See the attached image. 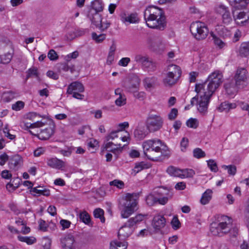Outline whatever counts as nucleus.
<instances>
[{
  "instance_id": "f257e3e1",
  "label": "nucleus",
  "mask_w": 249,
  "mask_h": 249,
  "mask_svg": "<svg viewBox=\"0 0 249 249\" xmlns=\"http://www.w3.org/2000/svg\"><path fill=\"white\" fill-rule=\"evenodd\" d=\"M223 82L222 72L216 71L208 76L205 82L196 84L195 91L199 95L196 105L197 110L201 115H205L207 113L210 99Z\"/></svg>"
},
{
  "instance_id": "f03ea898",
  "label": "nucleus",
  "mask_w": 249,
  "mask_h": 249,
  "mask_svg": "<svg viewBox=\"0 0 249 249\" xmlns=\"http://www.w3.org/2000/svg\"><path fill=\"white\" fill-rule=\"evenodd\" d=\"M144 18L146 25L150 28L161 31L165 28V17L160 8L155 6L148 7L144 12Z\"/></svg>"
},
{
  "instance_id": "7ed1b4c3",
  "label": "nucleus",
  "mask_w": 249,
  "mask_h": 249,
  "mask_svg": "<svg viewBox=\"0 0 249 249\" xmlns=\"http://www.w3.org/2000/svg\"><path fill=\"white\" fill-rule=\"evenodd\" d=\"M218 223L212 224L210 231L214 236L221 237L229 233L231 237H235L238 233V228L232 224V219L226 215L219 217Z\"/></svg>"
},
{
  "instance_id": "20e7f679",
  "label": "nucleus",
  "mask_w": 249,
  "mask_h": 249,
  "mask_svg": "<svg viewBox=\"0 0 249 249\" xmlns=\"http://www.w3.org/2000/svg\"><path fill=\"white\" fill-rule=\"evenodd\" d=\"M138 198L139 195L136 193H127L125 195L123 198L124 202L122 204L123 208L121 212L122 218H128L138 210Z\"/></svg>"
},
{
  "instance_id": "39448f33",
  "label": "nucleus",
  "mask_w": 249,
  "mask_h": 249,
  "mask_svg": "<svg viewBox=\"0 0 249 249\" xmlns=\"http://www.w3.org/2000/svg\"><path fill=\"white\" fill-rule=\"evenodd\" d=\"M190 30L194 37L198 40L205 39L209 33L206 24L199 21L192 23Z\"/></svg>"
},
{
  "instance_id": "423d86ee",
  "label": "nucleus",
  "mask_w": 249,
  "mask_h": 249,
  "mask_svg": "<svg viewBox=\"0 0 249 249\" xmlns=\"http://www.w3.org/2000/svg\"><path fill=\"white\" fill-rule=\"evenodd\" d=\"M181 75L180 68L176 65H170L167 68V73L166 77L163 79L165 84L172 86L176 84Z\"/></svg>"
},
{
  "instance_id": "0eeeda50",
  "label": "nucleus",
  "mask_w": 249,
  "mask_h": 249,
  "mask_svg": "<svg viewBox=\"0 0 249 249\" xmlns=\"http://www.w3.org/2000/svg\"><path fill=\"white\" fill-rule=\"evenodd\" d=\"M145 124L150 133H153L160 130L163 124V119L159 115H149L146 118Z\"/></svg>"
},
{
  "instance_id": "6e6552de",
  "label": "nucleus",
  "mask_w": 249,
  "mask_h": 249,
  "mask_svg": "<svg viewBox=\"0 0 249 249\" xmlns=\"http://www.w3.org/2000/svg\"><path fill=\"white\" fill-rule=\"evenodd\" d=\"M150 133L146 125L142 122H139L137 126L134 131V136L138 141H141Z\"/></svg>"
},
{
  "instance_id": "1a4fd4ad",
  "label": "nucleus",
  "mask_w": 249,
  "mask_h": 249,
  "mask_svg": "<svg viewBox=\"0 0 249 249\" xmlns=\"http://www.w3.org/2000/svg\"><path fill=\"white\" fill-rule=\"evenodd\" d=\"M162 142L160 140H149L142 143L143 150L147 151L149 149L156 151L164 150L161 148Z\"/></svg>"
},
{
  "instance_id": "9d476101",
  "label": "nucleus",
  "mask_w": 249,
  "mask_h": 249,
  "mask_svg": "<svg viewBox=\"0 0 249 249\" xmlns=\"http://www.w3.org/2000/svg\"><path fill=\"white\" fill-rule=\"evenodd\" d=\"M91 21L101 32L106 30L110 25V22L107 20L102 21L101 17L99 14H95L93 15Z\"/></svg>"
},
{
  "instance_id": "9b49d317",
  "label": "nucleus",
  "mask_w": 249,
  "mask_h": 249,
  "mask_svg": "<svg viewBox=\"0 0 249 249\" xmlns=\"http://www.w3.org/2000/svg\"><path fill=\"white\" fill-rule=\"evenodd\" d=\"M232 7L233 17H235V12L236 10H242L246 8L249 0H228Z\"/></svg>"
},
{
  "instance_id": "f8f14e48",
  "label": "nucleus",
  "mask_w": 249,
  "mask_h": 249,
  "mask_svg": "<svg viewBox=\"0 0 249 249\" xmlns=\"http://www.w3.org/2000/svg\"><path fill=\"white\" fill-rule=\"evenodd\" d=\"M247 71L244 68L237 69L234 76V81L237 86H241L247 79Z\"/></svg>"
},
{
  "instance_id": "ddd939ff",
  "label": "nucleus",
  "mask_w": 249,
  "mask_h": 249,
  "mask_svg": "<svg viewBox=\"0 0 249 249\" xmlns=\"http://www.w3.org/2000/svg\"><path fill=\"white\" fill-rule=\"evenodd\" d=\"M55 126L54 124L50 125L48 127L41 130L40 132L36 136L41 140H48L54 132Z\"/></svg>"
},
{
  "instance_id": "4468645a",
  "label": "nucleus",
  "mask_w": 249,
  "mask_h": 249,
  "mask_svg": "<svg viewBox=\"0 0 249 249\" xmlns=\"http://www.w3.org/2000/svg\"><path fill=\"white\" fill-rule=\"evenodd\" d=\"M22 163V157L19 155H15L10 158L8 165L10 169L17 171L21 166Z\"/></svg>"
},
{
  "instance_id": "2eb2a0df",
  "label": "nucleus",
  "mask_w": 249,
  "mask_h": 249,
  "mask_svg": "<svg viewBox=\"0 0 249 249\" xmlns=\"http://www.w3.org/2000/svg\"><path fill=\"white\" fill-rule=\"evenodd\" d=\"M120 19L124 23H136L139 22V18L136 13H131L130 15L122 13L120 15Z\"/></svg>"
},
{
  "instance_id": "dca6fc26",
  "label": "nucleus",
  "mask_w": 249,
  "mask_h": 249,
  "mask_svg": "<svg viewBox=\"0 0 249 249\" xmlns=\"http://www.w3.org/2000/svg\"><path fill=\"white\" fill-rule=\"evenodd\" d=\"M74 238L72 235H68L61 239L62 249H74Z\"/></svg>"
},
{
  "instance_id": "f3484780",
  "label": "nucleus",
  "mask_w": 249,
  "mask_h": 249,
  "mask_svg": "<svg viewBox=\"0 0 249 249\" xmlns=\"http://www.w3.org/2000/svg\"><path fill=\"white\" fill-rule=\"evenodd\" d=\"M146 215L142 214H138L135 217L129 218L125 224L134 231L137 227V225L142 221Z\"/></svg>"
},
{
  "instance_id": "a211bd4d",
  "label": "nucleus",
  "mask_w": 249,
  "mask_h": 249,
  "mask_svg": "<svg viewBox=\"0 0 249 249\" xmlns=\"http://www.w3.org/2000/svg\"><path fill=\"white\" fill-rule=\"evenodd\" d=\"M134 231L125 224L120 228L118 231V236L120 240H124L128 237Z\"/></svg>"
},
{
  "instance_id": "6ab92c4d",
  "label": "nucleus",
  "mask_w": 249,
  "mask_h": 249,
  "mask_svg": "<svg viewBox=\"0 0 249 249\" xmlns=\"http://www.w3.org/2000/svg\"><path fill=\"white\" fill-rule=\"evenodd\" d=\"M47 164L49 166L56 169H61L65 167V162L56 158L47 159Z\"/></svg>"
},
{
  "instance_id": "aec40b11",
  "label": "nucleus",
  "mask_w": 249,
  "mask_h": 249,
  "mask_svg": "<svg viewBox=\"0 0 249 249\" xmlns=\"http://www.w3.org/2000/svg\"><path fill=\"white\" fill-rule=\"evenodd\" d=\"M144 155L149 160H158L162 156V151H156L148 149L147 151L143 150Z\"/></svg>"
},
{
  "instance_id": "412c9836",
  "label": "nucleus",
  "mask_w": 249,
  "mask_h": 249,
  "mask_svg": "<svg viewBox=\"0 0 249 249\" xmlns=\"http://www.w3.org/2000/svg\"><path fill=\"white\" fill-rule=\"evenodd\" d=\"M166 223L165 218L163 216L158 215L154 217L153 219V226L154 229L160 230L163 228Z\"/></svg>"
},
{
  "instance_id": "4be33fe9",
  "label": "nucleus",
  "mask_w": 249,
  "mask_h": 249,
  "mask_svg": "<svg viewBox=\"0 0 249 249\" xmlns=\"http://www.w3.org/2000/svg\"><path fill=\"white\" fill-rule=\"evenodd\" d=\"M19 96L20 93L17 90H10L3 93L2 99L4 101L9 102Z\"/></svg>"
},
{
  "instance_id": "5701e85b",
  "label": "nucleus",
  "mask_w": 249,
  "mask_h": 249,
  "mask_svg": "<svg viewBox=\"0 0 249 249\" xmlns=\"http://www.w3.org/2000/svg\"><path fill=\"white\" fill-rule=\"evenodd\" d=\"M128 243L126 242H120L114 240L110 243V249H126Z\"/></svg>"
},
{
  "instance_id": "b1692460",
  "label": "nucleus",
  "mask_w": 249,
  "mask_h": 249,
  "mask_svg": "<svg viewBox=\"0 0 249 249\" xmlns=\"http://www.w3.org/2000/svg\"><path fill=\"white\" fill-rule=\"evenodd\" d=\"M237 105L235 103H231L228 102H224L221 104L218 107V109L220 111L228 112L230 109L235 108Z\"/></svg>"
},
{
  "instance_id": "393cba45",
  "label": "nucleus",
  "mask_w": 249,
  "mask_h": 249,
  "mask_svg": "<svg viewBox=\"0 0 249 249\" xmlns=\"http://www.w3.org/2000/svg\"><path fill=\"white\" fill-rule=\"evenodd\" d=\"M213 192L210 189H207L202 195L200 202L203 205L208 204L212 198Z\"/></svg>"
},
{
  "instance_id": "a878e982",
  "label": "nucleus",
  "mask_w": 249,
  "mask_h": 249,
  "mask_svg": "<svg viewBox=\"0 0 249 249\" xmlns=\"http://www.w3.org/2000/svg\"><path fill=\"white\" fill-rule=\"evenodd\" d=\"M240 55L242 57L249 55V42L242 43L239 48Z\"/></svg>"
},
{
  "instance_id": "bb28decb",
  "label": "nucleus",
  "mask_w": 249,
  "mask_h": 249,
  "mask_svg": "<svg viewBox=\"0 0 249 249\" xmlns=\"http://www.w3.org/2000/svg\"><path fill=\"white\" fill-rule=\"evenodd\" d=\"M239 86H237L236 83L233 82H227L225 84L224 87L228 94H233L237 90V87Z\"/></svg>"
},
{
  "instance_id": "cd10ccee",
  "label": "nucleus",
  "mask_w": 249,
  "mask_h": 249,
  "mask_svg": "<svg viewBox=\"0 0 249 249\" xmlns=\"http://www.w3.org/2000/svg\"><path fill=\"white\" fill-rule=\"evenodd\" d=\"M92 7L95 11V14L103 10L104 3L102 0H94L92 2Z\"/></svg>"
},
{
  "instance_id": "c85d7f7f",
  "label": "nucleus",
  "mask_w": 249,
  "mask_h": 249,
  "mask_svg": "<svg viewBox=\"0 0 249 249\" xmlns=\"http://www.w3.org/2000/svg\"><path fill=\"white\" fill-rule=\"evenodd\" d=\"M180 178H192L195 175V172L193 169L186 168L180 169Z\"/></svg>"
},
{
  "instance_id": "c756f323",
  "label": "nucleus",
  "mask_w": 249,
  "mask_h": 249,
  "mask_svg": "<svg viewBox=\"0 0 249 249\" xmlns=\"http://www.w3.org/2000/svg\"><path fill=\"white\" fill-rule=\"evenodd\" d=\"M149 168V165L148 163L142 161L140 162L136 163L135 166L133 169V172L137 174L144 169H147Z\"/></svg>"
},
{
  "instance_id": "7c9ffc66",
  "label": "nucleus",
  "mask_w": 249,
  "mask_h": 249,
  "mask_svg": "<svg viewBox=\"0 0 249 249\" xmlns=\"http://www.w3.org/2000/svg\"><path fill=\"white\" fill-rule=\"evenodd\" d=\"M217 30L218 35L224 38L229 37L231 36V31L225 27L221 26Z\"/></svg>"
},
{
  "instance_id": "2f4dec72",
  "label": "nucleus",
  "mask_w": 249,
  "mask_h": 249,
  "mask_svg": "<svg viewBox=\"0 0 249 249\" xmlns=\"http://www.w3.org/2000/svg\"><path fill=\"white\" fill-rule=\"evenodd\" d=\"M144 69L147 70L148 71H153L156 69V65L155 63L150 60L149 57L144 63L143 65L142 66Z\"/></svg>"
},
{
  "instance_id": "473e14b6",
  "label": "nucleus",
  "mask_w": 249,
  "mask_h": 249,
  "mask_svg": "<svg viewBox=\"0 0 249 249\" xmlns=\"http://www.w3.org/2000/svg\"><path fill=\"white\" fill-rule=\"evenodd\" d=\"M13 57V53H7L0 55V64H7L9 63Z\"/></svg>"
},
{
  "instance_id": "72a5a7b5",
  "label": "nucleus",
  "mask_w": 249,
  "mask_h": 249,
  "mask_svg": "<svg viewBox=\"0 0 249 249\" xmlns=\"http://www.w3.org/2000/svg\"><path fill=\"white\" fill-rule=\"evenodd\" d=\"M18 239L21 242H26L28 245H32L36 243V239L34 237L18 236Z\"/></svg>"
},
{
  "instance_id": "f704fd0d",
  "label": "nucleus",
  "mask_w": 249,
  "mask_h": 249,
  "mask_svg": "<svg viewBox=\"0 0 249 249\" xmlns=\"http://www.w3.org/2000/svg\"><path fill=\"white\" fill-rule=\"evenodd\" d=\"M166 171L171 176L180 178V169L177 168L174 166H170L167 169Z\"/></svg>"
},
{
  "instance_id": "c9c22d12",
  "label": "nucleus",
  "mask_w": 249,
  "mask_h": 249,
  "mask_svg": "<svg viewBox=\"0 0 249 249\" xmlns=\"http://www.w3.org/2000/svg\"><path fill=\"white\" fill-rule=\"evenodd\" d=\"M91 37L96 43H100L102 42L106 38V35L104 34L98 35L96 33L93 32L91 34Z\"/></svg>"
},
{
  "instance_id": "e433bc0d",
  "label": "nucleus",
  "mask_w": 249,
  "mask_h": 249,
  "mask_svg": "<svg viewBox=\"0 0 249 249\" xmlns=\"http://www.w3.org/2000/svg\"><path fill=\"white\" fill-rule=\"evenodd\" d=\"M79 216L80 220L86 224H89L90 222V216L87 212H80Z\"/></svg>"
},
{
  "instance_id": "4c0bfd02",
  "label": "nucleus",
  "mask_w": 249,
  "mask_h": 249,
  "mask_svg": "<svg viewBox=\"0 0 249 249\" xmlns=\"http://www.w3.org/2000/svg\"><path fill=\"white\" fill-rule=\"evenodd\" d=\"M148 58V57L146 55L136 54L134 56V61L137 63L140 64L142 66Z\"/></svg>"
},
{
  "instance_id": "58836bf2",
  "label": "nucleus",
  "mask_w": 249,
  "mask_h": 249,
  "mask_svg": "<svg viewBox=\"0 0 249 249\" xmlns=\"http://www.w3.org/2000/svg\"><path fill=\"white\" fill-rule=\"evenodd\" d=\"M104 211L100 208H97L93 212L94 216L95 218H100L102 223L105 222V218L104 217Z\"/></svg>"
},
{
  "instance_id": "ea45409f",
  "label": "nucleus",
  "mask_w": 249,
  "mask_h": 249,
  "mask_svg": "<svg viewBox=\"0 0 249 249\" xmlns=\"http://www.w3.org/2000/svg\"><path fill=\"white\" fill-rule=\"evenodd\" d=\"M155 80L154 77H147L143 80L144 87L146 89H150L153 87Z\"/></svg>"
},
{
  "instance_id": "a19ab883",
  "label": "nucleus",
  "mask_w": 249,
  "mask_h": 249,
  "mask_svg": "<svg viewBox=\"0 0 249 249\" xmlns=\"http://www.w3.org/2000/svg\"><path fill=\"white\" fill-rule=\"evenodd\" d=\"M214 10L216 13L222 15L228 10V8L223 4L219 3L215 5Z\"/></svg>"
},
{
  "instance_id": "79ce46f5",
  "label": "nucleus",
  "mask_w": 249,
  "mask_h": 249,
  "mask_svg": "<svg viewBox=\"0 0 249 249\" xmlns=\"http://www.w3.org/2000/svg\"><path fill=\"white\" fill-rule=\"evenodd\" d=\"M145 200L147 205L152 206L158 202V198L153 194H149L146 196Z\"/></svg>"
},
{
  "instance_id": "37998d69",
  "label": "nucleus",
  "mask_w": 249,
  "mask_h": 249,
  "mask_svg": "<svg viewBox=\"0 0 249 249\" xmlns=\"http://www.w3.org/2000/svg\"><path fill=\"white\" fill-rule=\"evenodd\" d=\"M193 156L197 159H200L205 157L206 154L201 149L196 148L193 150Z\"/></svg>"
},
{
  "instance_id": "c03bdc74",
  "label": "nucleus",
  "mask_w": 249,
  "mask_h": 249,
  "mask_svg": "<svg viewBox=\"0 0 249 249\" xmlns=\"http://www.w3.org/2000/svg\"><path fill=\"white\" fill-rule=\"evenodd\" d=\"M212 36L215 45L218 46L220 49L223 48L225 46V43L219 37L212 34Z\"/></svg>"
},
{
  "instance_id": "a18cd8bd",
  "label": "nucleus",
  "mask_w": 249,
  "mask_h": 249,
  "mask_svg": "<svg viewBox=\"0 0 249 249\" xmlns=\"http://www.w3.org/2000/svg\"><path fill=\"white\" fill-rule=\"evenodd\" d=\"M25 104L23 101H18L12 105V109L15 111H19L24 107Z\"/></svg>"
},
{
  "instance_id": "49530a36",
  "label": "nucleus",
  "mask_w": 249,
  "mask_h": 249,
  "mask_svg": "<svg viewBox=\"0 0 249 249\" xmlns=\"http://www.w3.org/2000/svg\"><path fill=\"white\" fill-rule=\"evenodd\" d=\"M222 168L228 170V173L229 175H234L236 172V167L235 165H223Z\"/></svg>"
},
{
  "instance_id": "de8ad7c7",
  "label": "nucleus",
  "mask_w": 249,
  "mask_h": 249,
  "mask_svg": "<svg viewBox=\"0 0 249 249\" xmlns=\"http://www.w3.org/2000/svg\"><path fill=\"white\" fill-rule=\"evenodd\" d=\"M186 125L188 127L195 129L198 127V123L197 119L190 118L187 121Z\"/></svg>"
},
{
  "instance_id": "09e8293b",
  "label": "nucleus",
  "mask_w": 249,
  "mask_h": 249,
  "mask_svg": "<svg viewBox=\"0 0 249 249\" xmlns=\"http://www.w3.org/2000/svg\"><path fill=\"white\" fill-rule=\"evenodd\" d=\"M236 16L237 19H245L244 21L246 22L249 19V12H240L237 13L236 15L235 14V17L234 18H235Z\"/></svg>"
},
{
  "instance_id": "8fccbe9b",
  "label": "nucleus",
  "mask_w": 249,
  "mask_h": 249,
  "mask_svg": "<svg viewBox=\"0 0 249 249\" xmlns=\"http://www.w3.org/2000/svg\"><path fill=\"white\" fill-rule=\"evenodd\" d=\"M113 144H114V143L112 142L108 141V142L106 144L105 148L108 151L112 152L113 153H115V152L116 151L119 150L121 151L122 150L123 148L121 147V145L120 144H118V145L119 146V147H117L116 148L111 149V147Z\"/></svg>"
},
{
  "instance_id": "3c124183",
  "label": "nucleus",
  "mask_w": 249,
  "mask_h": 249,
  "mask_svg": "<svg viewBox=\"0 0 249 249\" xmlns=\"http://www.w3.org/2000/svg\"><path fill=\"white\" fill-rule=\"evenodd\" d=\"M75 91L82 92L84 91V87L82 84L79 82L72 83Z\"/></svg>"
},
{
  "instance_id": "603ef678",
  "label": "nucleus",
  "mask_w": 249,
  "mask_h": 249,
  "mask_svg": "<svg viewBox=\"0 0 249 249\" xmlns=\"http://www.w3.org/2000/svg\"><path fill=\"white\" fill-rule=\"evenodd\" d=\"M207 164L212 171L216 172L218 171L217 164L214 160H207Z\"/></svg>"
},
{
  "instance_id": "864d4df0",
  "label": "nucleus",
  "mask_w": 249,
  "mask_h": 249,
  "mask_svg": "<svg viewBox=\"0 0 249 249\" xmlns=\"http://www.w3.org/2000/svg\"><path fill=\"white\" fill-rule=\"evenodd\" d=\"M34 76L36 77H38L37 69L36 67H32L30 68L27 71V78Z\"/></svg>"
},
{
  "instance_id": "5fc2aeb1",
  "label": "nucleus",
  "mask_w": 249,
  "mask_h": 249,
  "mask_svg": "<svg viewBox=\"0 0 249 249\" xmlns=\"http://www.w3.org/2000/svg\"><path fill=\"white\" fill-rule=\"evenodd\" d=\"M109 185L110 186H116L119 189H122L124 185V183L123 181L118 179H114L113 181H110Z\"/></svg>"
},
{
  "instance_id": "6e6d98bb",
  "label": "nucleus",
  "mask_w": 249,
  "mask_h": 249,
  "mask_svg": "<svg viewBox=\"0 0 249 249\" xmlns=\"http://www.w3.org/2000/svg\"><path fill=\"white\" fill-rule=\"evenodd\" d=\"M121 132V130H116L115 131H111L106 137L107 141H109V140H114L115 138L119 137L118 133Z\"/></svg>"
},
{
  "instance_id": "4d7b16f0",
  "label": "nucleus",
  "mask_w": 249,
  "mask_h": 249,
  "mask_svg": "<svg viewBox=\"0 0 249 249\" xmlns=\"http://www.w3.org/2000/svg\"><path fill=\"white\" fill-rule=\"evenodd\" d=\"M222 20L224 23L228 24L231 21V16L230 12L229 11H227L225 13L222 15Z\"/></svg>"
},
{
  "instance_id": "13d9d810",
  "label": "nucleus",
  "mask_w": 249,
  "mask_h": 249,
  "mask_svg": "<svg viewBox=\"0 0 249 249\" xmlns=\"http://www.w3.org/2000/svg\"><path fill=\"white\" fill-rule=\"evenodd\" d=\"M115 104L118 106H122L126 104V98L125 96L120 94L119 97L115 100Z\"/></svg>"
},
{
  "instance_id": "bf43d9fd",
  "label": "nucleus",
  "mask_w": 249,
  "mask_h": 249,
  "mask_svg": "<svg viewBox=\"0 0 249 249\" xmlns=\"http://www.w3.org/2000/svg\"><path fill=\"white\" fill-rule=\"evenodd\" d=\"M125 87L127 91L135 93L138 91L139 88V83H137L131 84V85L126 86Z\"/></svg>"
},
{
  "instance_id": "052dcab7",
  "label": "nucleus",
  "mask_w": 249,
  "mask_h": 249,
  "mask_svg": "<svg viewBox=\"0 0 249 249\" xmlns=\"http://www.w3.org/2000/svg\"><path fill=\"white\" fill-rule=\"evenodd\" d=\"M48 58L52 61H54L58 58V56L56 52L53 49L49 51L48 53Z\"/></svg>"
},
{
  "instance_id": "680f3d73",
  "label": "nucleus",
  "mask_w": 249,
  "mask_h": 249,
  "mask_svg": "<svg viewBox=\"0 0 249 249\" xmlns=\"http://www.w3.org/2000/svg\"><path fill=\"white\" fill-rule=\"evenodd\" d=\"M189 140L186 138H183L180 142V147L182 151H185L188 146Z\"/></svg>"
},
{
  "instance_id": "e2e57ef3",
  "label": "nucleus",
  "mask_w": 249,
  "mask_h": 249,
  "mask_svg": "<svg viewBox=\"0 0 249 249\" xmlns=\"http://www.w3.org/2000/svg\"><path fill=\"white\" fill-rule=\"evenodd\" d=\"M130 62V58L129 57H123L118 62V65L122 67H126Z\"/></svg>"
},
{
  "instance_id": "0e129e2a",
  "label": "nucleus",
  "mask_w": 249,
  "mask_h": 249,
  "mask_svg": "<svg viewBox=\"0 0 249 249\" xmlns=\"http://www.w3.org/2000/svg\"><path fill=\"white\" fill-rule=\"evenodd\" d=\"M178 114V110L177 108H172L168 114V119L170 120H173L176 119Z\"/></svg>"
},
{
  "instance_id": "69168bd1",
  "label": "nucleus",
  "mask_w": 249,
  "mask_h": 249,
  "mask_svg": "<svg viewBox=\"0 0 249 249\" xmlns=\"http://www.w3.org/2000/svg\"><path fill=\"white\" fill-rule=\"evenodd\" d=\"M171 224L173 228L175 230L178 229L180 227V223L177 217H174Z\"/></svg>"
},
{
  "instance_id": "338daca9",
  "label": "nucleus",
  "mask_w": 249,
  "mask_h": 249,
  "mask_svg": "<svg viewBox=\"0 0 249 249\" xmlns=\"http://www.w3.org/2000/svg\"><path fill=\"white\" fill-rule=\"evenodd\" d=\"M38 223H39V229L41 231H47V224L46 223L45 221H44L42 219H40L38 222Z\"/></svg>"
},
{
  "instance_id": "774afa93",
  "label": "nucleus",
  "mask_w": 249,
  "mask_h": 249,
  "mask_svg": "<svg viewBox=\"0 0 249 249\" xmlns=\"http://www.w3.org/2000/svg\"><path fill=\"white\" fill-rule=\"evenodd\" d=\"M1 175V177L4 179H10L12 178V174L7 170H4L2 171Z\"/></svg>"
}]
</instances>
